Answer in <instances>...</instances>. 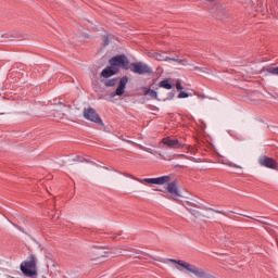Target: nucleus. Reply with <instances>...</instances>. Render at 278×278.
Listing matches in <instances>:
<instances>
[{
    "mask_svg": "<svg viewBox=\"0 0 278 278\" xmlns=\"http://www.w3.org/2000/svg\"><path fill=\"white\" fill-rule=\"evenodd\" d=\"M104 45H110V39L108 38V36H104Z\"/></svg>",
    "mask_w": 278,
    "mask_h": 278,
    "instance_id": "bb28decb",
    "label": "nucleus"
},
{
    "mask_svg": "<svg viewBox=\"0 0 278 278\" xmlns=\"http://www.w3.org/2000/svg\"><path fill=\"white\" fill-rule=\"evenodd\" d=\"M139 149H141L142 151H146L147 153H151V155H155V151H153L151 148L139 146Z\"/></svg>",
    "mask_w": 278,
    "mask_h": 278,
    "instance_id": "aec40b11",
    "label": "nucleus"
},
{
    "mask_svg": "<svg viewBox=\"0 0 278 278\" xmlns=\"http://www.w3.org/2000/svg\"><path fill=\"white\" fill-rule=\"evenodd\" d=\"M169 62H177L178 64H181L182 66H188V61L179 59V58H170Z\"/></svg>",
    "mask_w": 278,
    "mask_h": 278,
    "instance_id": "a211bd4d",
    "label": "nucleus"
},
{
    "mask_svg": "<svg viewBox=\"0 0 278 278\" xmlns=\"http://www.w3.org/2000/svg\"><path fill=\"white\" fill-rule=\"evenodd\" d=\"M159 86L160 88H164L165 90H173V85L168 79L161 80Z\"/></svg>",
    "mask_w": 278,
    "mask_h": 278,
    "instance_id": "dca6fc26",
    "label": "nucleus"
},
{
    "mask_svg": "<svg viewBox=\"0 0 278 278\" xmlns=\"http://www.w3.org/2000/svg\"><path fill=\"white\" fill-rule=\"evenodd\" d=\"M131 73H136V75H151L153 70L143 62L131 63L129 65Z\"/></svg>",
    "mask_w": 278,
    "mask_h": 278,
    "instance_id": "39448f33",
    "label": "nucleus"
},
{
    "mask_svg": "<svg viewBox=\"0 0 278 278\" xmlns=\"http://www.w3.org/2000/svg\"><path fill=\"white\" fill-rule=\"evenodd\" d=\"M124 177H128L129 179H134L135 181H139V184H154L155 186H164L170 181V176H161L157 178H137L131 174L124 173Z\"/></svg>",
    "mask_w": 278,
    "mask_h": 278,
    "instance_id": "7ed1b4c3",
    "label": "nucleus"
},
{
    "mask_svg": "<svg viewBox=\"0 0 278 278\" xmlns=\"http://www.w3.org/2000/svg\"><path fill=\"white\" fill-rule=\"evenodd\" d=\"M258 164H261V166H264L265 168H271V169L277 168V161L266 155L261 156L258 159Z\"/></svg>",
    "mask_w": 278,
    "mask_h": 278,
    "instance_id": "1a4fd4ad",
    "label": "nucleus"
},
{
    "mask_svg": "<svg viewBox=\"0 0 278 278\" xmlns=\"http://www.w3.org/2000/svg\"><path fill=\"white\" fill-rule=\"evenodd\" d=\"M166 190L172 194V197H181V193H179V187H177V180L172 182L168 180Z\"/></svg>",
    "mask_w": 278,
    "mask_h": 278,
    "instance_id": "9d476101",
    "label": "nucleus"
},
{
    "mask_svg": "<svg viewBox=\"0 0 278 278\" xmlns=\"http://www.w3.org/2000/svg\"><path fill=\"white\" fill-rule=\"evenodd\" d=\"M58 105H60V108L56 110V112L62 114V116H66L68 112H71V105L64 104V102H58Z\"/></svg>",
    "mask_w": 278,
    "mask_h": 278,
    "instance_id": "ddd939ff",
    "label": "nucleus"
},
{
    "mask_svg": "<svg viewBox=\"0 0 278 278\" xmlns=\"http://www.w3.org/2000/svg\"><path fill=\"white\" fill-rule=\"evenodd\" d=\"M118 73V68L112 67V65L106 66L100 74V77H103L104 79H110V77H113V75H116Z\"/></svg>",
    "mask_w": 278,
    "mask_h": 278,
    "instance_id": "9b49d317",
    "label": "nucleus"
},
{
    "mask_svg": "<svg viewBox=\"0 0 278 278\" xmlns=\"http://www.w3.org/2000/svg\"><path fill=\"white\" fill-rule=\"evenodd\" d=\"M223 164H226V166H230L231 168H242L240 165L233 164L231 162H223Z\"/></svg>",
    "mask_w": 278,
    "mask_h": 278,
    "instance_id": "412c9836",
    "label": "nucleus"
},
{
    "mask_svg": "<svg viewBox=\"0 0 278 278\" xmlns=\"http://www.w3.org/2000/svg\"><path fill=\"white\" fill-rule=\"evenodd\" d=\"M266 73H269V75H278V66L277 67H266L264 68Z\"/></svg>",
    "mask_w": 278,
    "mask_h": 278,
    "instance_id": "6ab92c4d",
    "label": "nucleus"
},
{
    "mask_svg": "<svg viewBox=\"0 0 278 278\" xmlns=\"http://www.w3.org/2000/svg\"><path fill=\"white\" fill-rule=\"evenodd\" d=\"M114 255H126L125 252H123V249L118 248L116 252H114Z\"/></svg>",
    "mask_w": 278,
    "mask_h": 278,
    "instance_id": "b1692460",
    "label": "nucleus"
},
{
    "mask_svg": "<svg viewBox=\"0 0 278 278\" xmlns=\"http://www.w3.org/2000/svg\"><path fill=\"white\" fill-rule=\"evenodd\" d=\"M103 84L106 88H114V86H116V84H118V78H112V79L104 80Z\"/></svg>",
    "mask_w": 278,
    "mask_h": 278,
    "instance_id": "f3484780",
    "label": "nucleus"
},
{
    "mask_svg": "<svg viewBox=\"0 0 278 278\" xmlns=\"http://www.w3.org/2000/svg\"><path fill=\"white\" fill-rule=\"evenodd\" d=\"M37 262L36 256L30 255L28 261L21 263L20 268L25 277H36L38 275V270L36 269Z\"/></svg>",
    "mask_w": 278,
    "mask_h": 278,
    "instance_id": "f03ea898",
    "label": "nucleus"
},
{
    "mask_svg": "<svg viewBox=\"0 0 278 278\" xmlns=\"http://www.w3.org/2000/svg\"><path fill=\"white\" fill-rule=\"evenodd\" d=\"M161 142L168 149H184V147H186L179 139H173L170 137L163 138Z\"/></svg>",
    "mask_w": 278,
    "mask_h": 278,
    "instance_id": "0eeeda50",
    "label": "nucleus"
},
{
    "mask_svg": "<svg viewBox=\"0 0 278 278\" xmlns=\"http://www.w3.org/2000/svg\"><path fill=\"white\" fill-rule=\"evenodd\" d=\"M233 214H235L236 216H247V214H244V213H237V212H233V211H230V212L228 213V216H233Z\"/></svg>",
    "mask_w": 278,
    "mask_h": 278,
    "instance_id": "5701e85b",
    "label": "nucleus"
},
{
    "mask_svg": "<svg viewBox=\"0 0 278 278\" xmlns=\"http://www.w3.org/2000/svg\"><path fill=\"white\" fill-rule=\"evenodd\" d=\"M193 207H197L198 210H203V204L199 203V204H193Z\"/></svg>",
    "mask_w": 278,
    "mask_h": 278,
    "instance_id": "a878e982",
    "label": "nucleus"
},
{
    "mask_svg": "<svg viewBox=\"0 0 278 278\" xmlns=\"http://www.w3.org/2000/svg\"><path fill=\"white\" fill-rule=\"evenodd\" d=\"M143 94L144 97H150L151 99H157V91L147 87L143 88Z\"/></svg>",
    "mask_w": 278,
    "mask_h": 278,
    "instance_id": "2eb2a0df",
    "label": "nucleus"
},
{
    "mask_svg": "<svg viewBox=\"0 0 278 278\" xmlns=\"http://www.w3.org/2000/svg\"><path fill=\"white\" fill-rule=\"evenodd\" d=\"M168 262L172 264H178V266H181V268H185L188 273H191L198 278H211L210 273L203 268L197 267V265H192L186 261H177L175 258H168Z\"/></svg>",
    "mask_w": 278,
    "mask_h": 278,
    "instance_id": "f257e3e1",
    "label": "nucleus"
},
{
    "mask_svg": "<svg viewBox=\"0 0 278 278\" xmlns=\"http://www.w3.org/2000/svg\"><path fill=\"white\" fill-rule=\"evenodd\" d=\"M188 97H190L189 93L185 92V91H181L179 94H178V99H188Z\"/></svg>",
    "mask_w": 278,
    "mask_h": 278,
    "instance_id": "4be33fe9",
    "label": "nucleus"
},
{
    "mask_svg": "<svg viewBox=\"0 0 278 278\" xmlns=\"http://www.w3.org/2000/svg\"><path fill=\"white\" fill-rule=\"evenodd\" d=\"M205 218H207V216L202 214L199 210L190 211V219L193 220V223H202Z\"/></svg>",
    "mask_w": 278,
    "mask_h": 278,
    "instance_id": "f8f14e48",
    "label": "nucleus"
},
{
    "mask_svg": "<svg viewBox=\"0 0 278 278\" xmlns=\"http://www.w3.org/2000/svg\"><path fill=\"white\" fill-rule=\"evenodd\" d=\"M128 81L129 78L127 76L122 77L115 92L111 93V99H114V97H123V94H125V88H127Z\"/></svg>",
    "mask_w": 278,
    "mask_h": 278,
    "instance_id": "6e6552de",
    "label": "nucleus"
},
{
    "mask_svg": "<svg viewBox=\"0 0 278 278\" xmlns=\"http://www.w3.org/2000/svg\"><path fill=\"white\" fill-rule=\"evenodd\" d=\"M109 64L112 68H125L127 70V66H129V60H127V56L119 54L116 56H113L109 60Z\"/></svg>",
    "mask_w": 278,
    "mask_h": 278,
    "instance_id": "20e7f679",
    "label": "nucleus"
},
{
    "mask_svg": "<svg viewBox=\"0 0 278 278\" xmlns=\"http://www.w3.org/2000/svg\"><path fill=\"white\" fill-rule=\"evenodd\" d=\"M176 89L184 90V86H181V83H179V81L176 83Z\"/></svg>",
    "mask_w": 278,
    "mask_h": 278,
    "instance_id": "393cba45",
    "label": "nucleus"
},
{
    "mask_svg": "<svg viewBox=\"0 0 278 278\" xmlns=\"http://www.w3.org/2000/svg\"><path fill=\"white\" fill-rule=\"evenodd\" d=\"M215 214H223V211H214Z\"/></svg>",
    "mask_w": 278,
    "mask_h": 278,
    "instance_id": "cd10ccee",
    "label": "nucleus"
},
{
    "mask_svg": "<svg viewBox=\"0 0 278 278\" xmlns=\"http://www.w3.org/2000/svg\"><path fill=\"white\" fill-rule=\"evenodd\" d=\"M152 58L157 60L159 62H170V58L164 55V53L154 52L152 53Z\"/></svg>",
    "mask_w": 278,
    "mask_h": 278,
    "instance_id": "4468645a",
    "label": "nucleus"
},
{
    "mask_svg": "<svg viewBox=\"0 0 278 278\" xmlns=\"http://www.w3.org/2000/svg\"><path fill=\"white\" fill-rule=\"evenodd\" d=\"M84 118H86V121H91V123H96V125L103 126V119H101L99 113L92 108L84 109Z\"/></svg>",
    "mask_w": 278,
    "mask_h": 278,
    "instance_id": "423d86ee",
    "label": "nucleus"
}]
</instances>
